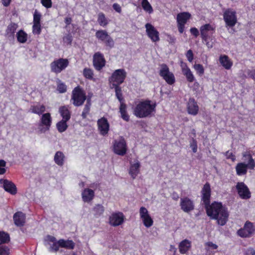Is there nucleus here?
Here are the masks:
<instances>
[{
	"label": "nucleus",
	"instance_id": "nucleus-1",
	"mask_svg": "<svg viewBox=\"0 0 255 255\" xmlns=\"http://www.w3.org/2000/svg\"><path fill=\"white\" fill-rule=\"evenodd\" d=\"M205 208L207 215L211 219L217 220L219 225L223 226L226 224L229 213L227 209L221 203L214 202Z\"/></svg>",
	"mask_w": 255,
	"mask_h": 255
},
{
	"label": "nucleus",
	"instance_id": "nucleus-2",
	"mask_svg": "<svg viewBox=\"0 0 255 255\" xmlns=\"http://www.w3.org/2000/svg\"><path fill=\"white\" fill-rule=\"evenodd\" d=\"M156 104L149 100L139 102L133 109V114L138 118L154 116L156 112Z\"/></svg>",
	"mask_w": 255,
	"mask_h": 255
},
{
	"label": "nucleus",
	"instance_id": "nucleus-3",
	"mask_svg": "<svg viewBox=\"0 0 255 255\" xmlns=\"http://www.w3.org/2000/svg\"><path fill=\"white\" fill-rule=\"evenodd\" d=\"M244 160H248V163L245 164L240 162L237 164L236 170L237 174L239 176L244 175L247 174L248 169H254L255 162L252 155L249 152H245L243 154Z\"/></svg>",
	"mask_w": 255,
	"mask_h": 255
},
{
	"label": "nucleus",
	"instance_id": "nucleus-4",
	"mask_svg": "<svg viewBox=\"0 0 255 255\" xmlns=\"http://www.w3.org/2000/svg\"><path fill=\"white\" fill-rule=\"evenodd\" d=\"M86 100V94L84 89L78 86L72 90L71 101L76 107H80L83 105Z\"/></svg>",
	"mask_w": 255,
	"mask_h": 255
},
{
	"label": "nucleus",
	"instance_id": "nucleus-5",
	"mask_svg": "<svg viewBox=\"0 0 255 255\" xmlns=\"http://www.w3.org/2000/svg\"><path fill=\"white\" fill-rule=\"evenodd\" d=\"M215 26L210 24H205L201 26L200 28L201 36L202 40L206 43L208 47H211L208 39L215 32Z\"/></svg>",
	"mask_w": 255,
	"mask_h": 255
},
{
	"label": "nucleus",
	"instance_id": "nucleus-6",
	"mask_svg": "<svg viewBox=\"0 0 255 255\" xmlns=\"http://www.w3.org/2000/svg\"><path fill=\"white\" fill-rule=\"evenodd\" d=\"M159 75L169 85L175 82V78L173 73L170 71L168 66L165 64L160 65Z\"/></svg>",
	"mask_w": 255,
	"mask_h": 255
},
{
	"label": "nucleus",
	"instance_id": "nucleus-7",
	"mask_svg": "<svg viewBox=\"0 0 255 255\" xmlns=\"http://www.w3.org/2000/svg\"><path fill=\"white\" fill-rule=\"evenodd\" d=\"M69 64L67 59L59 58L54 60L50 64L51 71L56 74L60 73L65 69Z\"/></svg>",
	"mask_w": 255,
	"mask_h": 255
},
{
	"label": "nucleus",
	"instance_id": "nucleus-8",
	"mask_svg": "<svg viewBox=\"0 0 255 255\" xmlns=\"http://www.w3.org/2000/svg\"><path fill=\"white\" fill-rule=\"evenodd\" d=\"M127 150V146L125 139L120 137L119 139L114 140L113 143V151L119 155H124Z\"/></svg>",
	"mask_w": 255,
	"mask_h": 255
},
{
	"label": "nucleus",
	"instance_id": "nucleus-9",
	"mask_svg": "<svg viewBox=\"0 0 255 255\" xmlns=\"http://www.w3.org/2000/svg\"><path fill=\"white\" fill-rule=\"evenodd\" d=\"M223 18L227 27H232L237 22L236 12L231 9H227L224 12Z\"/></svg>",
	"mask_w": 255,
	"mask_h": 255
},
{
	"label": "nucleus",
	"instance_id": "nucleus-10",
	"mask_svg": "<svg viewBox=\"0 0 255 255\" xmlns=\"http://www.w3.org/2000/svg\"><path fill=\"white\" fill-rule=\"evenodd\" d=\"M127 73L124 69L116 70L112 74L110 81L113 86H119L123 83L126 77Z\"/></svg>",
	"mask_w": 255,
	"mask_h": 255
},
{
	"label": "nucleus",
	"instance_id": "nucleus-11",
	"mask_svg": "<svg viewBox=\"0 0 255 255\" xmlns=\"http://www.w3.org/2000/svg\"><path fill=\"white\" fill-rule=\"evenodd\" d=\"M139 213L140 219L144 226L147 228L151 227L153 224V220L147 209L144 207H141L139 210Z\"/></svg>",
	"mask_w": 255,
	"mask_h": 255
},
{
	"label": "nucleus",
	"instance_id": "nucleus-12",
	"mask_svg": "<svg viewBox=\"0 0 255 255\" xmlns=\"http://www.w3.org/2000/svg\"><path fill=\"white\" fill-rule=\"evenodd\" d=\"M236 189L241 199L248 200L251 197V193L248 186L244 182H238L236 185Z\"/></svg>",
	"mask_w": 255,
	"mask_h": 255
},
{
	"label": "nucleus",
	"instance_id": "nucleus-13",
	"mask_svg": "<svg viewBox=\"0 0 255 255\" xmlns=\"http://www.w3.org/2000/svg\"><path fill=\"white\" fill-rule=\"evenodd\" d=\"M96 36L99 40L104 42L107 46L111 48L114 47V41L106 30H99L97 31Z\"/></svg>",
	"mask_w": 255,
	"mask_h": 255
},
{
	"label": "nucleus",
	"instance_id": "nucleus-14",
	"mask_svg": "<svg viewBox=\"0 0 255 255\" xmlns=\"http://www.w3.org/2000/svg\"><path fill=\"white\" fill-rule=\"evenodd\" d=\"M191 14L189 12L179 13L177 15V27L179 32L182 33L184 30L185 24L190 18Z\"/></svg>",
	"mask_w": 255,
	"mask_h": 255
},
{
	"label": "nucleus",
	"instance_id": "nucleus-15",
	"mask_svg": "<svg viewBox=\"0 0 255 255\" xmlns=\"http://www.w3.org/2000/svg\"><path fill=\"white\" fill-rule=\"evenodd\" d=\"M146 33L147 36L153 42L159 41V33L157 30L150 23H147L145 25Z\"/></svg>",
	"mask_w": 255,
	"mask_h": 255
},
{
	"label": "nucleus",
	"instance_id": "nucleus-16",
	"mask_svg": "<svg viewBox=\"0 0 255 255\" xmlns=\"http://www.w3.org/2000/svg\"><path fill=\"white\" fill-rule=\"evenodd\" d=\"M211 190L209 183H206L201 191V201L205 207L210 204Z\"/></svg>",
	"mask_w": 255,
	"mask_h": 255
},
{
	"label": "nucleus",
	"instance_id": "nucleus-17",
	"mask_svg": "<svg viewBox=\"0 0 255 255\" xmlns=\"http://www.w3.org/2000/svg\"><path fill=\"white\" fill-rule=\"evenodd\" d=\"M106 60L104 55L99 52H96L93 56V65L98 70H101L105 65Z\"/></svg>",
	"mask_w": 255,
	"mask_h": 255
},
{
	"label": "nucleus",
	"instance_id": "nucleus-18",
	"mask_svg": "<svg viewBox=\"0 0 255 255\" xmlns=\"http://www.w3.org/2000/svg\"><path fill=\"white\" fill-rule=\"evenodd\" d=\"M125 219V216L122 212H116L111 214L109 218V224L112 226H118L122 225Z\"/></svg>",
	"mask_w": 255,
	"mask_h": 255
},
{
	"label": "nucleus",
	"instance_id": "nucleus-19",
	"mask_svg": "<svg viewBox=\"0 0 255 255\" xmlns=\"http://www.w3.org/2000/svg\"><path fill=\"white\" fill-rule=\"evenodd\" d=\"M40 126L43 127L41 131L45 132L48 130L52 124V117L50 114L47 113L42 114L40 118Z\"/></svg>",
	"mask_w": 255,
	"mask_h": 255
},
{
	"label": "nucleus",
	"instance_id": "nucleus-20",
	"mask_svg": "<svg viewBox=\"0 0 255 255\" xmlns=\"http://www.w3.org/2000/svg\"><path fill=\"white\" fill-rule=\"evenodd\" d=\"M180 205L181 209L186 213L193 211L195 207L193 201L188 197L181 198Z\"/></svg>",
	"mask_w": 255,
	"mask_h": 255
},
{
	"label": "nucleus",
	"instance_id": "nucleus-21",
	"mask_svg": "<svg viewBox=\"0 0 255 255\" xmlns=\"http://www.w3.org/2000/svg\"><path fill=\"white\" fill-rule=\"evenodd\" d=\"M254 231L253 224L250 222H247L244 228L238 231V234L241 237H249L253 233Z\"/></svg>",
	"mask_w": 255,
	"mask_h": 255
},
{
	"label": "nucleus",
	"instance_id": "nucleus-22",
	"mask_svg": "<svg viewBox=\"0 0 255 255\" xmlns=\"http://www.w3.org/2000/svg\"><path fill=\"white\" fill-rule=\"evenodd\" d=\"M98 128L100 133L102 135H106L109 130L110 125L107 119L103 117L97 121Z\"/></svg>",
	"mask_w": 255,
	"mask_h": 255
},
{
	"label": "nucleus",
	"instance_id": "nucleus-23",
	"mask_svg": "<svg viewBox=\"0 0 255 255\" xmlns=\"http://www.w3.org/2000/svg\"><path fill=\"white\" fill-rule=\"evenodd\" d=\"M199 108L197 103L193 98H190L187 104V111L189 114L196 116L198 114Z\"/></svg>",
	"mask_w": 255,
	"mask_h": 255
},
{
	"label": "nucleus",
	"instance_id": "nucleus-24",
	"mask_svg": "<svg viewBox=\"0 0 255 255\" xmlns=\"http://www.w3.org/2000/svg\"><path fill=\"white\" fill-rule=\"evenodd\" d=\"M0 184L3 185L4 190L12 195H15L17 192V189L15 184L11 181L7 179H0Z\"/></svg>",
	"mask_w": 255,
	"mask_h": 255
},
{
	"label": "nucleus",
	"instance_id": "nucleus-25",
	"mask_svg": "<svg viewBox=\"0 0 255 255\" xmlns=\"http://www.w3.org/2000/svg\"><path fill=\"white\" fill-rule=\"evenodd\" d=\"M181 67L182 73L185 76L188 82L192 83L195 81V78L192 72L188 67L186 63L182 62L181 63Z\"/></svg>",
	"mask_w": 255,
	"mask_h": 255
},
{
	"label": "nucleus",
	"instance_id": "nucleus-26",
	"mask_svg": "<svg viewBox=\"0 0 255 255\" xmlns=\"http://www.w3.org/2000/svg\"><path fill=\"white\" fill-rule=\"evenodd\" d=\"M14 224L18 227H22L25 223V214L22 212H17L13 217Z\"/></svg>",
	"mask_w": 255,
	"mask_h": 255
},
{
	"label": "nucleus",
	"instance_id": "nucleus-27",
	"mask_svg": "<svg viewBox=\"0 0 255 255\" xmlns=\"http://www.w3.org/2000/svg\"><path fill=\"white\" fill-rule=\"evenodd\" d=\"M140 166V164L138 160H136L134 163H131L128 172L133 179L135 178L139 173Z\"/></svg>",
	"mask_w": 255,
	"mask_h": 255
},
{
	"label": "nucleus",
	"instance_id": "nucleus-28",
	"mask_svg": "<svg viewBox=\"0 0 255 255\" xmlns=\"http://www.w3.org/2000/svg\"><path fill=\"white\" fill-rule=\"evenodd\" d=\"M59 112L62 117V120L69 121L71 118L70 107L69 106H63L59 108Z\"/></svg>",
	"mask_w": 255,
	"mask_h": 255
},
{
	"label": "nucleus",
	"instance_id": "nucleus-29",
	"mask_svg": "<svg viewBox=\"0 0 255 255\" xmlns=\"http://www.w3.org/2000/svg\"><path fill=\"white\" fill-rule=\"evenodd\" d=\"M219 61L221 64L227 70L230 69L233 65L232 60L226 55H221Z\"/></svg>",
	"mask_w": 255,
	"mask_h": 255
},
{
	"label": "nucleus",
	"instance_id": "nucleus-30",
	"mask_svg": "<svg viewBox=\"0 0 255 255\" xmlns=\"http://www.w3.org/2000/svg\"><path fill=\"white\" fill-rule=\"evenodd\" d=\"M191 246V242L188 240H184L179 245V252L182 254H186Z\"/></svg>",
	"mask_w": 255,
	"mask_h": 255
},
{
	"label": "nucleus",
	"instance_id": "nucleus-31",
	"mask_svg": "<svg viewBox=\"0 0 255 255\" xmlns=\"http://www.w3.org/2000/svg\"><path fill=\"white\" fill-rule=\"evenodd\" d=\"M82 198L84 202H90L94 198V192L93 190L87 188L84 190L82 193Z\"/></svg>",
	"mask_w": 255,
	"mask_h": 255
},
{
	"label": "nucleus",
	"instance_id": "nucleus-32",
	"mask_svg": "<svg viewBox=\"0 0 255 255\" xmlns=\"http://www.w3.org/2000/svg\"><path fill=\"white\" fill-rule=\"evenodd\" d=\"M46 108L44 105L37 104L31 106L30 111L31 113L37 114L38 115H41L45 111Z\"/></svg>",
	"mask_w": 255,
	"mask_h": 255
},
{
	"label": "nucleus",
	"instance_id": "nucleus-33",
	"mask_svg": "<svg viewBox=\"0 0 255 255\" xmlns=\"http://www.w3.org/2000/svg\"><path fill=\"white\" fill-rule=\"evenodd\" d=\"M60 243L61 248L67 250H73L75 247V243L72 240L60 239Z\"/></svg>",
	"mask_w": 255,
	"mask_h": 255
},
{
	"label": "nucleus",
	"instance_id": "nucleus-34",
	"mask_svg": "<svg viewBox=\"0 0 255 255\" xmlns=\"http://www.w3.org/2000/svg\"><path fill=\"white\" fill-rule=\"evenodd\" d=\"M119 109L121 118L126 122L129 121V116L127 111V106L126 104H120Z\"/></svg>",
	"mask_w": 255,
	"mask_h": 255
},
{
	"label": "nucleus",
	"instance_id": "nucleus-35",
	"mask_svg": "<svg viewBox=\"0 0 255 255\" xmlns=\"http://www.w3.org/2000/svg\"><path fill=\"white\" fill-rule=\"evenodd\" d=\"M97 21L99 25L103 27L106 26L109 22V20L103 12L98 13Z\"/></svg>",
	"mask_w": 255,
	"mask_h": 255
},
{
	"label": "nucleus",
	"instance_id": "nucleus-36",
	"mask_svg": "<svg viewBox=\"0 0 255 255\" xmlns=\"http://www.w3.org/2000/svg\"><path fill=\"white\" fill-rule=\"evenodd\" d=\"M65 156L61 151L56 152L54 160L55 162L59 166H62L64 164Z\"/></svg>",
	"mask_w": 255,
	"mask_h": 255
},
{
	"label": "nucleus",
	"instance_id": "nucleus-37",
	"mask_svg": "<svg viewBox=\"0 0 255 255\" xmlns=\"http://www.w3.org/2000/svg\"><path fill=\"white\" fill-rule=\"evenodd\" d=\"M18 26L14 23H11L7 27L6 34L8 37H13Z\"/></svg>",
	"mask_w": 255,
	"mask_h": 255
},
{
	"label": "nucleus",
	"instance_id": "nucleus-38",
	"mask_svg": "<svg viewBox=\"0 0 255 255\" xmlns=\"http://www.w3.org/2000/svg\"><path fill=\"white\" fill-rule=\"evenodd\" d=\"M115 89L116 96L117 98L120 102V104H125V100L123 96L122 91L121 87L119 86H113Z\"/></svg>",
	"mask_w": 255,
	"mask_h": 255
},
{
	"label": "nucleus",
	"instance_id": "nucleus-39",
	"mask_svg": "<svg viewBox=\"0 0 255 255\" xmlns=\"http://www.w3.org/2000/svg\"><path fill=\"white\" fill-rule=\"evenodd\" d=\"M67 121L65 120H62L56 124V128L59 132H63L67 129L68 128Z\"/></svg>",
	"mask_w": 255,
	"mask_h": 255
},
{
	"label": "nucleus",
	"instance_id": "nucleus-40",
	"mask_svg": "<svg viewBox=\"0 0 255 255\" xmlns=\"http://www.w3.org/2000/svg\"><path fill=\"white\" fill-rule=\"evenodd\" d=\"M17 41L21 43H25L27 39V34L22 30H19L17 33Z\"/></svg>",
	"mask_w": 255,
	"mask_h": 255
},
{
	"label": "nucleus",
	"instance_id": "nucleus-41",
	"mask_svg": "<svg viewBox=\"0 0 255 255\" xmlns=\"http://www.w3.org/2000/svg\"><path fill=\"white\" fill-rule=\"evenodd\" d=\"M91 105L92 104H90V101H89L88 103H86L81 115L83 119H86L89 114Z\"/></svg>",
	"mask_w": 255,
	"mask_h": 255
},
{
	"label": "nucleus",
	"instance_id": "nucleus-42",
	"mask_svg": "<svg viewBox=\"0 0 255 255\" xmlns=\"http://www.w3.org/2000/svg\"><path fill=\"white\" fill-rule=\"evenodd\" d=\"M9 239V236L7 233L0 232V245L8 242Z\"/></svg>",
	"mask_w": 255,
	"mask_h": 255
},
{
	"label": "nucleus",
	"instance_id": "nucleus-43",
	"mask_svg": "<svg viewBox=\"0 0 255 255\" xmlns=\"http://www.w3.org/2000/svg\"><path fill=\"white\" fill-rule=\"evenodd\" d=\"M141 4L143 9L147 12L151 13L153 12L152 7L148 1H142Z\"/></svg>",
	"mask_w": 255,
	"mask_h": 255
},
{
	"label": "nucleus",
	"instance_id": "nucleus-44",
	"mask_svg": "<svg viewBox=\"0 0 255 255\" xmlns=\"http://www.w3.org/2000/svg\"><path fill=\"white\" fill-rule=\"evenodd\" d=\"M193 68L199 76H201L204 74V68L202 65L200 64H195L193 66Z\"/></svg>",
	"mask_w": 255,
	"mask_h": 255
},
{
	"label": "nucleus",
	"instance_id": "nucleus-45",
	"mask_svg": "<svg viewBox=\"0 0 255 255\" xmlns=\"http://www.w3.org/2000/svg\"><path fill=\"white\" fill-rule=\"evenodd\" d=\"M83 75L86 78L91 80L93 78V71L90 68H85L83 70Z\"/></svg>",
	"mask_w": 255,
	"mask_h": 255
},
{
	"label": "nucleus",
	"instance_id": "nucleus-46",
	"mask_svg": "<svg viewBox=\"0 0 255 255\" xmlns=\"http://www.w3.org/2000/svg\"><path fill=\"white\" fill-rule=\"evenodd\" d=\"M94 211V214L95 216H100L102 215L104 211V208L101 205H97L93 209Z\"/></svg>",
	"mask_w": 255,
	"mask_h": 255
},
{
	"label": "nucleus",
	"instance_id": "nucleus-47",
	"mask_svg": "<svg viewBox=\"0 0 255 255\" xmlns=\"http://www.w3.org/2000/svg\"><path fill=\"white\" fill-rule=\"evenodd\" d=\"M41 31V24L33 23L32 32L34 34L39 35Z\"/></svg>",
	"mask_w": 255,
	"mask_h": 255
},
{
	"label": "nucleus",
	"instance_id": "nucleus-48",
	"mask_svg": "<svg viewBox=\"0 0 255 255\" xmlns=\"http://www.w3.org/2000/svg\"><path fill=\"white\" fill-rule=\"evenodd\" d=\"M41 14L35 10L33 14V23L40 24Z\"/></svg>",
	"mask_w": 255,
	"mask_h": 255
},
{
	"label": "nucleus",
	"instance_id": "nucleus-49",
	"mask_svg": "<svg viewBox=\"0 0 255 255\" xmlns=\"http://www.w3.org/2000/svg\"><path fill=\"white\" fill-rule=\"evenodd\" d=\"M57 90L60 93H65L67 91V86L64 83L59 81L57 85Z\"/></svg>",
	"mask_w": 255,
	"mask_h": 255
},
{
	"label": "nucleus",
	"instance_id": "nucleus-50",
	"mask_svg": "<svg viewBox=\"0 0 255 255\" xmlns=\"http://www.w3.org/2000/svg\"><path fill=\"white\" fill-rule=\"evenodd\" d=\"M60 240L57 241V242L53 243L50 247V251H53L54 252H57L59 251L60 248H61L60 245Z\"/></svg>",
	"mask_w": 255,
	"mask_h": 255
},
{
	"label": "nucleus",
	"instance_id": "nucleus-51",
	"mask_svg": "<svg viewBox=\"0 0 255 255\" xmlns=\"http://www.w3.org/2000/svg\"><path fill=\"white\" fill-rule=\"evenodd\" d=\"M205 249L207 251L211 250H216L218 248V246L212 242H209L205 243Z\"/></svg>",
	"mask_w": 255,
	"mask_h": 255
},
{
	"label": "nucleus",
	"instance_id": "nucleus-52",
	"mask_svg": "<svg viewBox=\"0 0 255 255\" xmlns=\"http://www.w3.org/2000/svg\"><path fill=\"white\" fill-rule=\"evenodd\" d=\"M6 162L1 159L0 160V175L4 174L6 172Z\"/></svg>",
	"mask_w": 255,
	"mask_h": 255
},
{
	"label": "nucleus",
	"instance_id": "nucleus-53",
	"mask_svg": "<svg viewBox=\"0 0 255 255\" xmlns=\"http://www.w3.org/2000/svg\"><path fill=\"white\" fill-rule=\"evenodd\" d=\"M9 249L4 246L0 247V255H9Z\"/></svg>",
	"mask_w": 255,
	"mask_h": 255
},
{
	"label": "nucleus",
	"instance_id": "nucleus-54",
	"mask_svg": "<svg viewBox=\"0 0 255 255\" xmlns=\"http://www.w3.org/2000/svg\"><path fill=\"white\" fill-rule=\"evenodd\" d=\"M186 56L188 59V60L191 62H192L193 58H194V55L193 52L191 50H189L187 51V52L186 53Z\"/></svg>",
	"mask_w": 255,
	"mask_h": 255
},
{
	"label": "nucleus",
	"instance_id": "nucleus-55",
	"mask_svg": "<svg viewBox=\"0 0 255 255\" xmlns=\"http://www.w3.org/2000/svg\"><path fill=\"white\" fill-rule=\"evenodd\" d=\"M63 42L67 44H71L72 41V37L68 34L65 36L63 38Z\"/></svg>",
	"mask_w": 255,
	"mask_h": 255
},
{
	"label": "nucleus",
	"instance_id": "nucleus-56",
	"mask_svg": "<svg viewBox=\"0 0 255 255\" xmlns=\"http://www.w3.org/2000/svg\"><path fill=\"white\" fill-rule=\"evenodd\" d=\"M190 146L192 149L193 151L195 153L197 151V145L195 140L193 139L192 143L190 144Z\"/></svg>",
	"mask_w": 255,
	"mask_h": 255
},
{
	"label": "nucleus",
	"instance_id": "nucleus-57",
	"mask_svg": "<svg viewBox=\"0 0 255 255\" xmlns=\"http://www.w3.org/2000/svg\"><path fill=\"white\" fill-rule=\"evenodd\" d=\"M191 33L195 36V37H197L199 35V32L197 28L195 27H192L190 29Z\"/></svg>",
	"mask_w": 255,
	"mask_h": 255
},
{
	"label": "nucleus",
	"instance_id": "nucleus-58",
	"mask_svg": "<svg viewBox=\"0 0 255 255\" xmlns=\"http://www.w3.org/2000/svg\"><path fill=\"white\" fill-rule=\"evenodd\" d=\"M113 8L116 11L119 13H121L122 11V8L120 4L117 3H115L113 5Z\"/></svg>",
	"mask_w": 255,
	"mask_h": 255
},
{
	"label": "nucleus",
	"instance_id": "nucleus-59",
	"mask_svg": "<svg viewBox=\"0 0 255 255\" xmlns=\"http://www.w3.org/2000/svg\"><path fill=\"white\" fill-rule=\"evenodd\" d=\"M42 5L46 8L51 7L52 6L51 1H41Z\"/></svg>",
	"mask_w": 255,
	"mask_h": 255
},
{
	"label": "nucleus",
	"instance_id": "nucleus-60",
	"mask_svg": "<svg viewBox=\"0 0 255 255\" xmlns=\"http://www.w3.org/2000/svg\"><path fill=\"white\" fill-rule=\"evenodd\" d=\"M226 155L228 156V158H231L232 161H234L235 160V155H234L232 153L230 152L229 151L226 152Z\"/></svg>",
	"mask_w": 255,
	"mask_h": 255
},
{
	"label": "nucleus",
	"instance_id": "nucleus-61",
	"mask_svg": "<svg viewBox=\"0 0 255 255\" xmlns=\"http://www.w3.org/2000/svg\"><path fill=\"white\" fill-rule=\"evenodd\" d=\"M93 93H89L87 96H86V103H88L89 101H90V104H92L91 102V98L93 97Z\"/></svg>",
	"mask_w": 255,
	"mask_h": 255
},
{
	"label": "nucleus",
	"instance_id": "nucleus-62",
	"mask_svg": "<svg viewBox=\"0 0 255 255\" xmlns=\"http://www.w3.org/2000/svg\"><path fill=\"white\" fill-rule=\"evenodd\" d=\"M168 41L170 43H173L175 41V38L170 35H167Z\"/></svg>",
	"mask_w": 255,
	"mask_h": 255
},
{
	"label": "nucleus",
	"instance_id": "nucleus-63",
	"mask_svg": "<svg viewBox=\"0 0 255 255\" xmlns=\"http://www.w3.org/2000/svg\"><path fill=\"white\" fill-rule=\"evenodd\" d=\"M247 255H255V250L253 249H249L247 251Z\"/></svg>",
	"mask_w": 255,
	"mask_h": 255
},
{
	"label": "nucleus",
	"instance_id": "nucleus-64",
	"mask_svg": "<svg viewBox=\"0 0 255 255\" xmlns=\"http://www.w3.org/2000/svg\"><path fill=\"white\" fill-rule=\"evenodd\" d=\"M47 238L48 241L52 242L53 243L57 241H56V238L53 236H48Z\"/></svg>",
	"mask_w": 255,
	"mask_h": 255
}]
</instances>
